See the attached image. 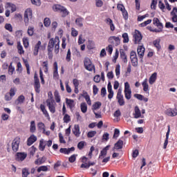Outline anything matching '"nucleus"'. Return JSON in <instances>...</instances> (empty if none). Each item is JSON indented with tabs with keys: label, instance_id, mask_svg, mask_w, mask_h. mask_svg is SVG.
<instances>
[{
	"label": "nucleus",
	"instance_id": "nucleus-1",
	"mask_svg": "<svg viewBox=\"0 0 177 177\" xmlns=\"http://www.w3.org/2000/svg\"><path fill=\"white\" fill-rule=\"evenodd\" d=\"M48 99L46 100V104L53 114L56 113V102H55V100H53V95L52 92H48Z\"/></svg>",
	"mask_w": 177,
	"mask_h": 177
},
{
	"label": "nucleus",
	"instance_id": "nucleus-2",
	"mask_svg": "<svg viewBox=\"0 0 177 177\" xmlns=\"http://www.w3.org/2000/svg\"><path fill=\"white\" fill-rule=\"evenodd\" d=\"M53 10H54V12H58L59 13H62V17H66V16H68V10H67V8H64V6H63L55 4L53 6Z\"/></svg>",
	"mask_w": 177,
	"mask_h": 177
},
{
	"label": "nucleus",
	"instance_id": "nucleus-3",
	"mask_svg": "<svg viewBox=\"0 0 177 177\" xmlns=\"http://www.w3.org/2000/svg\"><path fill=\"white\" fill-rule=\"evenodd\" d=\"M30 19H32V10L31 8H28L25 10L24 12V22L25 26H28V21H30Z\"/></svg>",
	"mask_w": 177,
	"mask_h": 177
},
{
	"label": "nucleus",
	"instance_id": "nucleus-4",
	"mask_svg": "<svg viewBox=\"0 0 177 177\" xmlns=\"http://www.w3.org/2000/svg\"><path fill=\"white\" fill-rule=\"evenodd\" d=\"M84 64L86 70H88V71H93L95 70V65L92 64V62H91L88 57L84 58Z\"/></svg>",
	"mask_w": 177,
	"mask_h": 177
},
{
	"label": "nucleus",
	"instance_id": "nucleus-5",
	"mask_svg": "<svg viewBox=\"0 0 177 177\" xmlns=\"http://www.w3.org/2000/svg\"><path fill=\"white\" fill-rule=\"evenodd\" d=\"M133 38L134 44H140L142 39H143V37L142 36V33L140 31L136 30L135 32L133 33Z\"/></svg>",
	"mask_w": 177,
	"mask_h": 177
},
{
	"label": "nucleus",
	"instance_id": "nucleus-6",
	"mask_svg": "<svg viewBox=\"0 0 177 177\" xmlns=\"http://www.w3.org/2000/svg\"><path fill=\"white\" fill-rule=\"evenodd\" d=\"M41 45H42V43L41 42V41H39L37 44L35 46L34 50H33L34 56L38 55V52L39 49H41V50H45V47H46L45 45L44 46H41Z\"/></svg>",
	"mask_w": 177,
	"mask_h": 177
},
{
	"label": "nucleus",
	"instance_id": "nucleus-7",
	"mask_svg": "<svg viewBox=\"0 0 177 177\" xmlns=\"http://www.w3.org/2000/svg\"><path fill=\"white\" fill-rule=\"evenodd\" d=\"M117 9L118 10H120V12H122L124 20H128V12H127V10H125L124 5L118 4Z\"/></svg>",
	"mask_w": 177,
	"mask_h": 177
},
{
	"label": "nucleus",
	"instance_id": "nucleus-8",
	"mask_svg": "<svg viewBox=\"0 0 177 177\" xmlns=\"http://www.w3.org/2000/svg\"><path fill=\"white\" fill-rule=\"evenodd\" d=\"M19 145H20V138H15L12 142V149L13 151H17L19 150Z\"/></svg>",
	"mask_w": 177,
	"mask_h": 177
},
{
	"label": "nucleus",
	"instance_id": "nucleus-9",
	"mask_svg": "<svg viewBox=\"0 0 177 177\" xmlns=\"http://www.w3.org/2000/svg\"><path fill=\"white\" fill-rule=\"evenodd\" d=\"M109 44H113L115 45V46H118L120 44H121V40L120 39V37H117L115 36H111L108 39Z\"/></svg>",
	"mask_w": 177,
	"mask_h": 177
},
{
	"label": "nucleus",
	"instance_id": "nucleus-10",
	"mask_svg": "<svg viewBox=\"0 0 177 177\" xmlns=\"http://www.w3.org/2000/svg\"><path fill=\"white\" fill-rule=\"evenodd\" d=\"M134 118H145V116L142 115V112L139 109V106H136L134 108V113H133Z\"/></svg>",
	"mask_w": 177,
	"mask_h": 177
},
{
	"label": "nucleus",
	"instance_id": "nucleus-11",
	"mask_svg": "<svg viewBox=\"0 0 177 177\" xmlns=\"http://www.w3.org/2000/svg\"><path fill=\"white\" fill-rule=\"evenodd\" d=\"M121 93H122V91L120 88L117 94V99L120 106H124L125 102H124V96Z\"/></svg>",
	"mask_w": 177,
	"mask_h": 177
},
{
	"label": "nucleus",
	"instance_id": "nucleus-12",
	"mask_svg": "<svg viewBox=\"0 0 177 177\" xmlns=\"http://www.w3.org/2000/svg\"><path fill=\"white\" fill-rule=\"evenodd\" d=\"M165 114L169 117H175L177 115V109H168L165 111Z\"/></svg>",
	"mask_w": 177,
	"mask_h": 177
},
{
	"label": "nucleus",
	"instance_id": "nucleus-13",
	"mask_svg": "<svg viewBox=\"0 0 177 177\" xmlns=\"http://www.w3.org/2000/svg\"><path fill=\"white\" fill-rule=\"evenodd\" d=\"M145 48L143 46H138L137 48L138 55L140 57V59H143V57L145 56Z\"/></svg>",
	"mask_w": 177,
	"mask_h": 177
},
{
	"label": "nucleus",
	"instance_id": "nucleus-14",
	"mask_svg": "<svg viewBox=\"0 0 177 177\" xmlns=\"http://www.w3.org/2000/svg\"><path fill=\"white\" fill-rule=\"evenodd\" d=\"M73 132L76 138H80V135H81V131H80V125L75 124Z\"/></svg>",
	"mask_w": 177,
	"mask_h": 177
},
{
	"label": "nucleus",
	"instance_id": "nucleus-15",
	"mask_svg": "<svg viewBox=\"0 0 177 177\" xmlns=\"http://www.w3.org/2000/svg\"><path fill=\"white\" fill-rule=\"evenodd\" d=\"M124 146V141L122 140H119L115 145L113 149L115 150H121Z\"/></svg>",
	"mask_w": 177,
	"mask_h": 177
},
{
	"label": "nucleus",
	"instance_id": "nucleus-16",
	"mask_svg": "<svg viewBox=\"0 0 177 177\" xmlns=\"http://www.w3.org/2000/svg\"><path fill=\"white\" fill-rule=\"evenodd\" d=\"M167 128L168 129L166 133V139L164 142L163 149H167V146H168V139L169 138V132H171V127L169 125Z\"/></svg>",
	"mask_w": 177,
	"mask_h": 177
},
{
	"label": "nucleus",
	"instance_id": "nucleus-17",
	"mask_svg": "<svg viewBox=\"0 0 177 177\" xmlns=\"http://www.w3.org/2000/svg\"><path fill=\"white\" fill-rule=\"evenodd\" d=\"M153 24L154 26L158 27V28H163L164 26H162V23L160 22V19L158 18H153Z\"/></svg>",
	"mask_w": 177,
	"mask_h": 177
},
{
	"label": "nucleus",
	"instance_id": "nucleus-18",
	"mask_svg": "<svg viewBox=\"0 0 177 177\" xmlns=\"http://www.w3.org/2000/svg\"><path fill=\"white\" fill-rule=\"evenodd\" d=\"M35 142H37V136L32 135L28 139L27 145L28 146H31V145H32V143H35Z\"/></svg>",
	"mask_w": 177,
	"mask_h": 177
},
{
	"label": "nucleus",
	"instance_id": "nucleus-19",
	"mask_svg": "<svg viewBox=\"0 0 177 177\" xmlns=\"http://www.w3.org/2000/svg\"><path fill=\"white\" fill-rule=\"evenodd\" d=\"M59 44H60V40L59 39V37H55V44H54V46H55V53L56 54L59 53V49L60 48Z\"/></svg>",
	"mask_w": 177,
	"mask_h": 177
},
{
	"label": "nucleus",
	"instance_id": "nucleus-20",
	"mask_svg": "<svg viewBox=\"0 0 177 177\" xmlns=\"http://www.w3.org/2000/svg\"><path fill=\"white\" fill-rule=\"evenodd\" d=\"M26 157H27L26 153H18L17 154L16 160H17V161H24V160H26Z\"/></svg>",
	"mask_w": 177,
	"mask_h": 177
},
{
	"label": "nucleus",
	"instance_id": "nucleus-21",
	"mask_svg": "<svg viewBox=\"0 0 177 177\" xmlns=\"http://www.w3.org/2000/svg\"><path fill=\"white\" fill-rule=\"evenodd\" d=\"M156 80H157V73H153L151 77H149V82L150 85H153L154 82H156Z\"/></svg>",
	"mask_w": 177,
	"mask_h": 177
},
{
	"label": "nucleus",
	"instance_id": "nucleus-22",
	"mask_svg": "<svg viewBox=\"0 0 177 177\" xmlns=\"http://www.w3.org/2000/svg\"><path fill=\"white\" fill-rule=\"evenodd\" d=\"M120 57L124 63H128V58L124 50H120Z\"/></svg>",
	"mask_w": 177,
	"mask_h": 177
},
{
	"label": "nucleus",
	"instance_id": "nucleus-23",
	"mask_svg": "<svg viewBox=\"0 0 177 177\" xmlns=\"http://www.w3.org/2000/svg\"><path fill=\"white\" fill-rule=\"evenodd\" d=\"M37 131V127L35 126V121L32 120L30 122V132L34 133Z\"/></svg>",
	"mask_w": 177,
	"mask_h": 177
},
{
	"label": "nucleus",
	"instance_id": "nucleus-24",
	"mask_svg": "<svg viewBox=\"0 0 177 177\" xmlns=\"http://www.w3.org/2000/svg\"><path fill=\"white\" fill-rule=\"evenodd\" d=\"M5 8H11V12H16V5L12 3H6V6Z\"/></svg>",
	"mask_w": 177,
	"mask_h": 177
},
{
	"label": "nucleus",
	"instance_id": "nucleus-25",
	"mask_svg": "<svg viewBox=\"0 0 177 177\" xmlns=\"http://www.w3.org/2000/svg\"><path fill=\"white\" fill-rule=\"evenodd\" d=\"M46 161V158L45 156H43L41 158H38L35 161V164L36 165H41V164H44Z\"/></svg>",
	"mask_w": 177,
	"mask_h": 177
},
{
	"label": "nucleus",
	"instance_id": "nucleus-26",
	"mask_svg": "<svg viewBox=\"0 0 177 177\" xmlns=\"http://www.w3.org/2000/svg\"><path fill=\"white\" fill-rule=\"evenodd\" d=\"M143 86L144 92H149V83H147V79H145L144 82L142 83Z\"/></svg>",
	"mask_w": 177,
	"mask_h": 177
},
{
	"label": "nucleus",
	"instance_id": "nucleus-27",
	"mask_svg": "<svg viewBox=\"0 0 177 177\" xmlns=\"http://www.w3.org/2000/svg\"><path fill=\"white\" fill-rule=\"evenodd\" d=\"M24 100H26V97H24V95H20L18 97L17 100L15 101V103L17 104H21L24 103Z\"/></svg>",
	"mask_w": 177,
	"mask_h": 177
},
{
	"label": "nucleus",
	"instance_id": "nucleus-28",
	"mask_svg": "<svg viewBox=\"0 0 177 177\" xmlns=\"http://www.w3.org/2000/svg\"><path fill=\"white\" fill-rule=\"evenodd\" d=\"M34 86L37 93H39L41 92V84H39V81L35 82Z\"/></svg>",
	"mask_w": 177,
	"mask_h": 177
},
{
	"label": "nucleus",
	"instance_id": "nucleus-29",
	"mask_svg": "<svg viewBox=\"0 0 177 177\" xmlns=\"http://www.w3.org/2000/svg\"><path fill=\"white\" fill-rule=\"evenodd\" d=\"M17 49L19 55L24 54V50H23V46H21V44H20V42H18L17 44Z\"/></svg>",
	"mask_w": 177,
	"mask_h": 177
},
{
	"label": "nucleus",
	"instance_id": "nucleus-30",
	"mask_svg": "<svg viewBox=\"0 0 177 177\" xmlns=\"http://www.w3.org/2000/svg\"><path fill=\"white\" fill-rule=\"evenodd\" d=\"M160 42L161 40L160 39H157L156 40L153 41V45L158 50L161 49V46L160 45Z\"/></svg>",
	"mask_w": 177,
	"mask_h": 177
},
{
	"label": "nucleus",
	"instance_id": "nucleus-31",
	"mask_svg": "<svg viewBox=\"0 0 177 177\" xmlns=\"http://www.w3.org/2000/svg\"><path fill=\"white\" fill-rule=\"evenodd\" d=\"M122 38L124 44H128V42H129V36H128V33H123Z\"/></svg>",
	"mask_w": 177,
	"mask_h": 177
},
{
	"label": "nucleus",
	"instance_id": "nucleus-32",
	"mask_svg": "<svg viewBox=\"0 0 177 177\" xmlns=\"http://www.w3.org/2000/svg\"><path fill=\"white\" fill-rule=\"evenodd\" d=\"M56 44V38L55 39H50L48 47V48H55V44Z\"/></svg>",
	"mask_w": 177,
	"mask_h": 177
},
{
	"label": "nucleus",
	"instance_id": "nucleus-33",
	"mask_svg": "<svg viewBox=\"0 0 177 177\" xmlns=\"http://www.w3.org/2000/svg\"><path fill=\"white\" fill-rule=\"evenodd\" d=\"M106 156H107V151L104 149H102L100 152L99 160H103Z\"/></svg>",
	"mask_w": 177,
	"mask_h": 177
},
{
	"label": "nucleus",
	"instance_id": "nucleus-34",
	"mask_svg": "<svg viewBox=\"0 0 177 177\" xmlns=\"http://www.w3.org/2000/svg\"><path fill=\"white\" fill-rule=\"evenodd\" d=\"M83 21H84V19L82 18H77L75 20V23L77 26H78L79 27H82V26H84V24H82Z\"/></svg>",
	"mask_w": 177,
	"mask_h": 177
},
{
	"label": "nucleus",
	"instance_id": "nucleus-35",
	"mask_svg": "<svg viewBox=\"0 0 177 177\" xmlns=\"http://www.w3.org/2000/svg\"><path fill=\"white\" fill-rule=\"evenodd\" d=\"M124 95H125L126 99L129 100V99H131V97L132 91L131 90L124 91Z\"/></svg>",
	"mask_w": 177,
	"mask_h": 177
},
{
	"label": "nucleus",
	"instance_id": "nucleus-36",
	"mask_svg": "<svg viewBox=\"0 0 177 177\" xmlns=\"http://www.w3.org/2000/svg\"><path fill=\"white\" fill-rule=\"evenodd\" d=\"M37 127L39 131H43L45 133V124L42 122H39Z\"/></svg>",
	"mask_w": 177,
	"mask_h": 177
},
{
	"label": "nucleus",
	"instance_id": "nucleus-37",
	"mask_svg": "<svg viewBox=\"0 0 177 177\" xmlns=\"http://www.w3.org/2000/svg\"><path fill=\"white\" fill-rule=\"evenodd\" d=\"M30 175V172L28 171V169L24 168L22 169V177H27Z\"/></svg>",
	"mask_w": 177,
	"mask_h": 177
},
{
	"label": "nucleus",
	"instance_id": "nucleus-38",
	"mask_svg": "<svg viewBox=\"0 0 177 177\" xmlns=\"http://www.w3.org/2000/svg\"><path fill=\"white\" fill-rule=\"evenodd\" d=\"M28 34L30 37L34 35V28L32 26H28Z\"/></svg>",
	"mask_w": 177,
	"mask_h": 177
},
{
	"label": "nucleus",
	"instance_id": "nucleus-39",
	"mask_svg": "<svg viewBox=\"0 0 177 177\" xmlns=\"http://www.w3.org/2000/svg\"><path fill=\"white\" fill-rule=\"evenodd\" d=\"M17 91V89L15 87H12L10 88V96H11V97H13V96H15L16 95V91Z\"/></svg>",
	"mask_w": 177,
	"mask_h": 177
},
{
	"label": "nucleus",
	"instance_id": "nucleus-40",
	"mask_svg": "<svg viewBox=\"0 0 177 177\" xmlns=\"http://www.w3.org/2000/svg\"><path fill=\"white\" fill-rule=\"evenodd\" d=\"M101 106L102 102H97L95 103V104L93 105L94 110H99V109H100Z\"/></svg>",
	"mask_w": 177,
	"mask_h": 177
},
{
	"label": "nucleus",
	"instance_id": "nucleus-41",
	"mask_svg": "<svg viewBox=\"0 0 177 177\" xmlns=\"http://www.w3.org/2000/svg\"><path fill=\"white\" fill-rule=\"evenodd\" d=\"M46 172L48 171V166H41L37 169V172H41V171Z\"/></svg>",
	"mask_w": 177,
	"mask_h": 177
},
{
	"label": "nucleus",
	"instance_id": "nucleus-42",
	"mask_svg": "<svg viewBox=\"0 0 177 177\" xmlns=\"http://www.w3.org/2000/svg\"><path fill=\"white\" fill-rule=\"evenodd\" d=\"M54 96L57 103H60V95H59V92L55 91Z\"/></svg>",
	"mask_w": 177,
	"mask_h": 177
},
{
	"label": "nucleus",
	"instance_id": "nucleus-43",
	"mask_svg": "<svg viewBox=\"0 0 177 177\" xmlns=\"http://www.w3.org/2000/svg\"><path fill=\"white\" fill-rule=\"evenodd\" d=\"M87 110H88V107L86 106V104L82 103L81 104V111H82V113H86Z\"/></svg>",
	"mask_w": 177,
	"mask_h": 177
},
{
	"label": "nucleus",
	"instance_id": "nucleus-44",
	"mask_svg": "<svg viewBox=\"0 0 177 177\" xmlns=\"http://www.w3.org/2000/svg\"><path fill=\"white\" fill-rule=\"evenodd\" d=\"M103 1L102 0H95V6L97 8H102L103 6Z\"/></svg>",
	"mask_w": 177,
	"mask_h": 177
},
{
	"label": "nucleus",
	"instance_id": "nucleus-45",
	"mask_svg": "<svg viewBox=\"0 0 177 177\" xmlns=\"http://www.w3.org/2000/svg\"><path fill=\"white\" fill-rule=\"evenodd\" d=\"M31 3L35 6H41V0H30Z\"/></svg>",
	"mask_w": 177,
	"mask_h": 177
},
{
	"label": "nucleus",
	"instance_id": "nucleus-46",
	"mask_svg": "<svg viewBox=\"0 0 177 177\" xmlns=\"http://www.w3.org/2000/svg\"><path fill=\"white\" fill-rule=\"evenodd\" d=\"M130 59H131V60L138 59V55H136V52L131 51L130 53Z\"/></svg>",
	"mask_w": 177,
	"mask_h": 177
},
{
	"label": "nucleus",
	"instance_id": "nucleus-47",
	"mask_svg": "<svg viewBox=\"0 0 177 177\" xmlns=\"http://www.w3.org/2000/svg\"><path fill=\"white\" fill-rule=\"evenodd\" d=\"M120 136V129H115L114 134H113V139H117L118 137Z\"/></svg>",
	"mask_w": 177,
	"mask_h": 177
},
{
	"label": "nucleus",
	"instance_id": "nucleus-48",
	"mask_svg": "<svg viewBox=\"0 0 177 177\" xmlns=\"http://www.w3.org/2000/svg\"><path fill=\"white\" fill-rule=\"evenodd\" d=\"M84 146H85V142L81 141L77 144V149H79L80 150H82Z\"/></svg>",
	"mask_w": 177,
	"mask_h": 177
},
{
	"label": "nucleus",
	"instance_id": "nucleus-49",
	"mask_svg": "<svg viewBox=\"0 0 177 177\" xmlns=\"http://www.w3.org/2000/svg\"><path fill=\"white\" fill-rule=\"evenodd\" d=\"M66 104H68L69 107H74V100H68L66 98Z\"/></svg>",
	"mask_w": 177,
	"mask_h": 177
},
{
	"label": "nucleus",
	"instance_id": "nucleus-50",
	"mask_svg": "<svg viewBox=\"0 0 177 177\" xmlns=\"http://www.w3.org/2000/svg\"><path fill=\"white\" fill-rule=\"evenodd\" d=\"M44 24L45 27H49V26H50V19H49V18H46Z\"/></svg>",
	"mask_w": 177,
	"mask_h": 177
},
{
	"label": "nucleus",
	"instance_id": "nucleus-51",
	"mask_svg": "<svg viewBox=\"0 0 177 177\" xmlns=\"http://www.w3.org/2000/svg\"><path fill=\"white\" fill-rule=\"evenodd\" d=\"M5 28H6V30H8L10 32H12V31L13 30V28L12 27V25L10 24H6L5 25Z\"/></svg>",
	"mask_w": 177,
	"mask_h": 177
},
{
	"label": "nucleus",
	"instance_id": "nucleus-52",
	"mask_svg": "<svg viewBox=\"0 0 177 177\" xmlns=\"http://www.w3.org/2000/svg\"><path fill=\"white\" fill-rule=\"evenodd\" d=\"M96 133H97L96 131H91L87 133V136L88 138H93V136H95Z\"/></svg>",
	"mask_w": 177,
	"mask_h": 177
},
{
	"label": "nucleus",
	"instance_id": "nucleus-53",
	"mask_svg": "<svg viewBox=\"0 0 177 177\" xmlns=\"http://www.w3.org/2000/svg\"><path fill=\"white\" fill-rule=\"evenodd\" d=\"M23 42L25 48H28V39L27 37H24Z\"/></svg>",
	"mask_w": 177,
	"mask_h": 177
},
{
	"label": "nucleus",
	"instance_id": "nucleus-54",
	"mask_svg": "<svg viewBox=\"0 0 177 177\" xmlns=\"http://www.w3.org/2000/svg\"><path fill=\"white\" fill-rule=\"evenodd\" d=\"M71 35L72 37H77V35H78V31L74 28H71Z\"/></svg>",
	"mask_w": 177,
	"mask_h": 177
},
{
	"label": "nucleus",
	"instance_id": "nucleus-55",
	"mask_svg": "<svg viewBox=\"0 0 177 177\" xmlns=\"http://www.w3.org/2000/svg\"><path fill=\"white\" fill-rule=\"evenodd\" d=\"M85 42V39L82 38V35H80L79 36V39H78V44L79 45H82Z\"/></svg>",
	"mask_w": 177,
	"mask_h": 177
},
{
	"label": "nucleus",
	"instance_id": "nucleus-56",
	"mask_svg": "<svg viewBox=\"0 0 177 177\" xmlns=\"http://www.w3.org/2000/svg\"><path fill=\"white\" fill-rule=\"evenodd\" d=\"M66 59L68 62H70V60H71V51L70 50V49L68 50Z\"/></svg>",
	"mask_w": 177,
	"mask_h": 177
},
{
	"label": "nucleus",
	"instance_id": "nucleus-57",
	"mask_svg": "<svg viewBox=\"0 0 177 177\" xmlns=\"http://www.w3.org/2000/svg\"><path fill=\"white\" fill-rule=\"evenodd\" d=\"M157 2H158V0H152L151 4V8L152 9H156Z\"/></svg>",
	"mask_w": 177,
	"mask_h": 177
},
{
	"label": "nucleus",
	"instance_id": "nucleus-58",
	"mask_svg": "<svg viewBox=\"0 0 177 177\" xmlns=\"http://www.w3.org/2000/svg\"><path fill=\"white\" fill-rule=\"evenodd\" d=\"M106 50L109 53V55H111L113 53V46L112 45H109L106 47Z\"/></svg>",
	"mask_w": 177,
	"mask_h": 177
},
{
	"label": "nucleus",
	"instance_id": "nucleus-59",
	"mask_svg": "<svg viewBox=\"0 0 177 177\" xmlns=\"http://www.w3.org/2000/svg\"><path fill=\"white\" fill-rule=\"evenodd\" d=\"M59 138L60 143H66V140H64V138L63 137V134H62V133H59Z\"/></svg>",
	"mask_w": 177,
	"mask_h": 177
},
{
	"label": "nucleus",
	"instance_id": "nucleus-60",
	"mask_svg": "<svg viewBox=\"0 0 177 177\" xmlns=\"http://www.w3.org/2000/svg\"><path fill=\"white\" fill-rule=\"evenodd\" d=\"M150 23H151V19H148L147 21L142 23L140 24L141 27H146V26H147V24H150Z\"/></svg>",
	"mask_w": 177,
	"mask_h": 177
},
{
	"label": "nucleus",
	"instance_id": "nucleus-61",
	"mask_svg": "<svg viewBox=\"0 0 177 177\" xmlns=\"http://www.w3.org/2000/svg\"><path fill=\"white\" fill-rule=\"evenodd\" d=\"M13 71H15V68L13 66H12V63L10 64V65L8 67V73L9 74H13Z\"/></svg>",
	"mask_w": 177,
	"mask_h": 177
},
{
	"label": "nucleus",
	"instance_id": "nucleus-62",
	"mask_svg": "<svg viewBox=\"0 0 177 177\" xmlns=\"http://www.w3.org/2000/svg\"><path fill=\"white\" fill-rule=\"evenodd\" d=\"M131 62L132 66H133V67H136L138 66V58L134 59H131Z\"/></svg>",
	"mask_w": 177,
	"mask_h": 177
},
{
	"label": "nucleus",
	"instance_id": "nucleus-63",
	"mask_svg": "<svg viewBox=\"0 0 177 177\" xmlns=\"http://www.w3.org/2000/svg\"><path fill=\"white\" fill-rule=\"evenodd\" d=\"M120 65H118L115 67V74L118 78L120 77Z\"/></svg>",
	"mask_w": 177,
	"mask_h": 177
},
{
	"label": "nucleus",
	"instance_id": "nucleus-64",
	"mask_svg": "<svg viewBox=\"0 0 177 177\" xmlns=\"http://www.w3.org/2000/svg\"><path fill=\"white\" fill-rule=\"evenodd\" d=\"M64 122H69L70 115H68V114H65V115L64 117Z\"/></svg>",
	"mask_w": 177,
	"mask_h": 177
}]
</instances>
